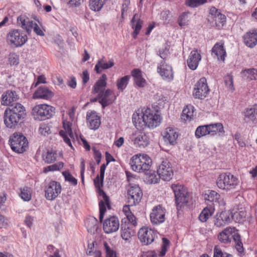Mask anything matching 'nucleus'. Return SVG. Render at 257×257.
Wrapping results in <instances>:
<instances>
[{
	"instance_id": "9b49d317",
	"label": "nucleus",
	"mask_w": 257,
	"mask_h": 257,
	"mask_svg": "<svg viewBox=\"0 0 257 257\" xmlns=\"http://www.w3.org/2000/svg\"><path fill=\"white\" fill-rule=\"evenodd\" d=\"M27 41V35L18 30L10 31L7 35L8 43L16 47L23 46Z\"/></svg>"
},
{
	"instance_id": "6e6552de",
	"label": "nucleus",
	"mask_w": 257,
	"mask_h": 257,
	"mask_svg": "<svg viewBox=\"0 0 257 257\" xmlns=\"http://www.w3.org/2000/svg\"><path fill=\"white\" fill-rule=\"evenodd\" d=\"M55 108L47 104H39L32 109V114L35 119L44 120L50 118L55 112Z\"/></svg>"
},
{
	"instance_id": "5fc2aeb1",
	"label": "nucleus",
	"mask_w": 257,
	"mask_h": 257,
	"mask_svg": "<svg viewBox=\"0 0 257 257\" xmlns=\"http://www.w3.org/2000/svg\"><path fill=\"white\" fill-rule=\"evenodd\" d=\"M143 21L140 19H139L136 24L134 25V31L133 33V37L134 39H136L139 34L140 31L142 27Z\"/></svg>"
},
{
	"instance_id": "4468645a",
	"label": "nucleus",
	"mask_w": 257,
	"mask_h": 257,
	"mask_svg": "<svg viewBox=\"0 0 257 257\" xmlns=\"http://www.w3.org/2000/svg\"><path fill=\"white\" fill-rule=\"evenodd\" d=\"M157 173L162 180L169 181L172 179L174 172L171 164L167 160H164L159 166Z\"/></svg>"
},
{
	"instance_id": "f257e3e1",
	"label": "nucleus",
	"mask_w": 257,
	"mask_h": 257,
	"mask_svg": "<svg viewBox=\"0 0 257 257\" xmlns=\"http://www.w3.org/2000/svg\"><path fill=\"white\" fill-rule=\"evenodd\" d=\"M161 117L158 111L147 108L141 113H134L133 115V121L135 126L139 129L147 126L154 128L159 125Z\"/></svg>"
},
{
	"instance_id": "1a4fd4ad",
	"label": "nucleus",
	"mask_w": 257,
	"mask_h": 257,
	"mask_svg": "<svg viewBox=\"0 0 257 257\" xmlns=\"http://www.w3.org/2000/svg\"><path fill=\"white\" fill-rule=\"evenodd\" d=\"M12 149L18 153H22L28 146L26 138L20 133H14L9 140Z\"/></svg>"
},
{
	"instance_id": "37998d69",
	"label": "nucleus",
	"mask_w": 257,
	"mask_h": 257,
	"mask_svg": "<svg viewBox=\"0 0 257 257\" xmlns=\"http://www.w3.org/2000/svg\"><path fill=\"white\" fill-rule=\"evenodd\" d=\"M193 115V110L192 106H187L182 111L181 118L185 121L190 120Z\"/></svg>"
},
{
	"instance_id": "864d4df0",
	"label": "nucleus",
	"mask_w": 257,
	"mask_h": 257,
	"mask_svg": "<svg viewBox=\"0 0 257 257\" xmlns=\"http://www.w3.org/2000/svg\"><path fill=\"white\" fill-rule=\"evenodd\" d=\"M162 249L159 254V256L161 257H163L165 255L170 244V241L167 238L164 237L162 238Z\"/></svg>"
},
{
	"instance_id": "680f3d73",
	"label": "nucleus",
	"mask_w": 257,
	"mask_h": 257,
	"mask_svg": "<svg viewBox=\"0 0 257 257\" xmlns=\"http://www.w3.org/2000/svg\"><path fill=\"white\" fill-rule=\"evenodd\" d=\"M35 24V23L33 21L28 20L27 24H26V25L25 26L26 28H23V29L26 30L28 34H29L31 32L32 29H33Z\"/></svg>"
},
{
	"instance_id": "bf43d9fd",
	"label": "nucleus",
	"mask_w": 257,
	"mask_h": 257,
	"mask_svg": "<svg viewBox=\"0 0 257 257\" xmlns=\"http://www.w3.org/2000/svg\"><path fill=\"white\" fill-rule=\"evenodd\" d=\"M224 82L226 86L230 89H233V78L231 76L227 75L224 78Z\"/></svg>"
},
{
	"instance_id": "6ab92c4d",
	"label": "nucleus",
	"mask_w": 257,
	"mask_h": 257,
	"mask_svg": "<svg viewBox=\"0 0 257 257\" xmlns=\"http://www.w3.org/2000/svg\"><path fill=\"white\" fill-rule=\"evenodd\" d=\"M120 226L117 217L113 216L106 219L103 224V229L105 233H111L116 232Z\"/></svg>"
},
{
	"instance_id": "774afa93",
	"label": "nucleus",
	"mask_w": 257,
	"mask_h": 257,
	"mask_svg": "<svg viewBox=\"0 0 257 257\" xmlns=\"http://www.w3.org/2000/svg\"><path fill=\"white\" fill-rule=\"evenodd\" d=\"M33 30H34V31L35 32V33L37 35H38L39 36H44V32L42 31V30L40 29V28L38 26V25L36 23L34 25Z\"/></svg>"
},
{
	"instance_id": "ea45409f",
	"label": "nucleus",
	"mask_w": 257,
	"mask_h": 257,
	"mask_svg": "<svg viewBox=\"0 0 257 257\" xmlns=\"http://www.w3.org/2000/svg\"><path fill=\"white\" fill-rule=\"evenodd\" d=\"M213 212L214 209L209 208L207 207H205L200 214L199 219L202 222H206L209 217L213 214Z\"/></svg>"
},
{
	"instance_id": "9d476101",
	"label": "nucleus",
	"mask_w": 257,
	"mask_h": 257,
	"mask_svg": "<svg viewBox=\"0 0 257 257\" xmlns=\"http://www.w3.org/2000/svg\"><path fill=\"white\" fill-rule=\"evenodd\" d=\"M208 20L212 26L220 29L226 22V17L221 13L220 10L212 7L209 11Z\"/></svg>"
},
{
	"instance_id": "4d7b16f0",
	"label": "nucleus",
	"mask_w": 257,
	"mask_h": 257,
	"mask_svg": "<svg viewBox=\"0 0 257 257\" xmlns=\"http://www.w3.org/2000/svg\"><path fill=\"white\" fill-rule=\"evenodd\" d=\"M64 131L69 135L71 138H73V134L71 129V123L67 121H64L63 123Z\"/></svg>"
},
{
	"instance_id": "a878e982",
	"label": "nucleus",
	"mask_w": 257,
	"mask_h": 257,
	"mask_svg": "<svg viewBox=\"0 0 257 257\" xmlns=\"http://www.w3.org/2000/svg\"><path fill=\"white\" fill-rule=\"evenodd\" d=\"M54 96L53 92L44 86H40L33 94L34 99H44L48 100Z\"/></svg>"
},
{
	"instance_id": "69168bd1",
	"label": "nucleus",
	"mask_w": 257,
	"mask_h": 257,
	"mask_svg": "<svg viewBox=\"0 0 257 257\" xmlns=\"http://www.w3.org/2000/svg\"><path fill=\"white\" fill-rule=\"evenodd\" d=\"M9 61L11 65H17L19 64L18 58L15 54H12L10 55Z\"/></svg>"
},
{
	"instance_id": "a18cd8bd",
	"label": "nucleus",
	"mask_w": 257,
	"mask_h": 257,
	"mask_svg": "<svg viewBox=\"0 0 257 257\" xmlns=\"http://www.w3.org/2000/svg\"><path fill=\"white\" fill-rule=\"evenodd\" d=\"M257 115V105H254L250 108H247L245 112V116L251 120L255 118Z\"/></svg>"
},
{
	"instance_id": "473e14b6",
	"label": "nucleus",
	"mask_w": 257,
	"mask_h": 257,
	"mask_svg": "<svg viewBox=\"0 0 257 257\" xmlns=\"http://www.w3.org/2000/svg\"><path fill=\"white\" fill-rule=\"evenodd\" d=\"M114 66V62L112 59L109 60L108 63L104 60V57L98 60L95 66L94 70L98 74L101 73L102 70L109 69Z\"/></svg>"
},
{
	"instance_id": "f03ea898",
	"label": "nucleus",
	"mask_w": 257,
	"mask_h": 257,
	"mask_svg": "<svg viewBox=\"0 0 257 257\" xmlns=\"http://www.w3.org/2000/svg\"><path fill=\"white\" fill-rule=\"evenodd\" d=\"M26 115L25 107L20 103L7 108L4 114V123L10 128H15L21 123Z\"/></svg>"
},
{
	"instance_id": "79ce46f5",
	"label": "nucleus",
	"mask_w": 257,
	"mask_h": 257,
	"mask_svg": "<svg viewBox=\"0 0 257 257\" xmlns=\"http://www.w3.org/2000/svg\"><path fill=\"white\" fill-rule=\"evenodd\" d=\"M130 76L126 75L118 79L116 82L117 89L120 91H123L128 84Z\"/></svg>"
},
{
	"instance_id": "0e129e2a",
	"label": "nucleus",
	"mask_w": 257,
	"mask_h": 257,
	"mask_svg": "<svg viewBox=\"0 0 257 257\" xmlns=\"http://www.w3.org/2000/svg\"><path fill=\"white\" fill-rule=\"evenodd\" d=\"M214 255L213 257H223V253L221 249L218 247V246H215L214 249Z\"/></svg>"
},
{
	"instance_id": "49530a36",
	"label": "nucleus",
	"mask_w": 257,
	"mask_h": 257,
	"mask_svg": "<svg viewBox=\"0 0 257 257\" xmlns=\"http://www.w3.org/2000/svg\"><path fill=\"white\" fill-rule=\"evenodd\" d=\"M64 164L62 162H59L52 165L48 166L44 168V172L47 173L50 171H59L63 168Z\"/></svg>"
},
{
	"instance_id": "052dcab7",
	"label": "nucleus",
	"mask_w": 257,
	"mask_h": 257,
	"mask_svg": "<svg viewBox=\"0 0 257 257\" xmlns=\"http://www.w3.org/2000/svg\"><path fill=\"white\" fill-rule=\"evenodd\" d=\"M92 151L93 152L94 159H95L97 164H99L102 157L101 153L95 147L92 148Z\"/></svg>"
},
{
	"instance_id": "dca6fc26",
	"label": "nucleus",
	"mask_w": 257,
	"mask_h": 257,
	"mask_svg": "<svg viewBox=\"0 0 257 257\" xmlns=\"http://www.w3.org/2000/svg\"><path fill=\"white\" fill-rule=\"evenodd\" d=\"M209 90L206 79L202 77L195 84L193 95L195 98L202 99L206 96Z\"/></svg>"
},
{
	"instance_id": "4c0bfd02",
	"label": "nucleus",
	"mask_w": 257,
	"mask_h": 257,
	"mask_svg": "<svg viewBox=\"0 0 257 257\" xmlns=\"http://www.w3.org/2000/svg\"><path fill=\"white\" fill-rule=\"evenodd\" d=\"M241 74L243 77L249 80L257 79V70L254 68L244 69Z\"/></svg>"
},
{
	"instance_id": "e433bc0d",
	"label": "nucleus",
	"mask_w": 257,
	"mask_h": 257,
	"mask_svg": "<svg viewBox=\"0 0 257 257\" xmlns=\"http://www.w3.org/2000/svg\"><path fill=\"white\" fill-rule=\"evenodd\" d=\"M107 0H89V7L91 10L94 12L100 11Z\"/></svg>"
},
{
	"instance_id": "603ef678",
	"label": "nucleus",
	"mask_w": 257,
	"mask_h": 257,
	"mask_svg": "<svg viewBox=\"0 0 257 257\" xmlns=\"http://www.w3.org/2000/svg\"><path fill=\"white\" fill-rule=\"evenodd\" d=\"M93 248H94L93 244H89L88 245V249L86 251L87 254L90 256H92V257H101V251L99 250H95L94 251H93L92 250Z\"/></svg>"
},
{
	"instance_id": "8fccbe9b",
	"label": "nucleus",
	"mask_w": 257,
	"mask_h": 257,
	"mask_svg": "<svg viewBox=\"0 0 257 257\" xmlns=\"http://www.w3.org/2000/svg\"><path fill=\"white\" fill-rule=\"evenodd\" d=\"M188 13H183L179 17L178 19V23L180 27H183L188 25Z\"/></svg>"
},
{
	"instance_id": "13d9d810",
	"label": "nucleus",
	"mask_w": 257,
	"mask_h": 257,
	"mask_svg": "<svg viewBox=\"0 0 257 257\" xmlns=\"http://www.w3.org/2000/svg\"><path fill=\"white\" fill-rule=\"evenodd\" d=\"M126 217L129 222L127 223L125 222L123 224H132V225H134L135 227H136V226L137 225V218L132 213V212H127V214Z\"/></svg>"
},
{
	"instance_id": "f3484780",
	"label": "nucleus",
	"mask_w": 257,
	"mask_h": 257,
	"mask_svg": "<svg viewBox=\"0 0 257 257\" xmlns=\"http://www.w3.org/2000/svg\"><path fill=\"white\" fill-rule=\"evenodd\" d=\"M61 186L56 181L50 182L45 189V196L49 200H54L61 192Z\"/></svg>"
},
{
	"instance_id": "0eeeda50",
	"label": "nucleus",
	"mask_w": 257,
	"mask_h": 257,
	"mask_svg": "<svg viewBox=\"0 0 257 257\" xmlns=\"http://www.w3.org/2000/svg\"><path fill=\"white\" fill-rule=\"evenodd\" d=\"M104 178H100L98 175L94 179V183L95 187L99 190V195L102 196L103 200H101L99 202V220L101 222L102 221L104 214L106 211V205L108 208H110V204L109 202V198L103 191L101 189V187L103 186Z\"/></svg>"
},
{
	"instance_id": "7ed1b4c3",
	"label": "nucleus",
	"mask_w": 257,
	"mask_h": 257,
	"mask_svg": "<svg viewBox=\"0 0 257 257\" xmlns=\"http://www.w3.org/2000/svg\"><path fill=\"white\" fill-rule=\"evenodd\" d=\"M218 239L223 243H230L233 239L236 250L239 253L243 252V244L240 239V236L235 228L228 227L224 229L218 235Z\"/></svg>"
},
{
	"instance_id": "de8ad7c7",
	"label": "nucleus",
	"mask_w": 257,
	"mask_h": 257,
	"mask_svg": "<svg viewBox=\"0 0 257 257\" xmlns=\"http://www.w3.org/2000/svg\"><path fill=\"white\" fill-rule=\"evenodd\" d=\"M20 197L25 201H29L31 198V189L28 187H25L21 189Z\"/></svg>"
},
{
	"instance_id": "a211bd4d",
	"label": "nucleus",
	"mask_w": 257,
	"mask_h": 257,
	"mask_svg": "<svg viewBox=\"0 0 257 257\" xmlns=\"http://www.w3.org/2000/svg\"><path fill=\"white\" fill-rule=\"evenodd\" d=\"M151 222L158 225L164 222L165 220V210L161 206L158 205L154 207L150 214Z\"/></svg>"
},
{
	"instance_id": "58836bf2",
	"label": "nucleus",
	"mask_w": 257,
	"mask_h": 257,
	"mask_svg": "<svg viewBox=\"0 0 257 257\" xmlns=\"http://www.w3.org/2000/svg\"><path fill=\"white\" fill-rule=\"evenodd\" d=\"M209 135L214 136L217 133H222L223 131V125L221 123L208 124Z\"/></svg>"
},
{
	"instance_id": "cd10ccee",
	"label": "nucleus",
	"mask_w": 257,
	"mask_h": 257,
	"mask_svg": "<svg viewBox=\"0 0 257 257\" xmlns=\"http://www.w3.org/2000/svg\"><path fill=\"white\" fill-rule=\"evenodd\" d=\"M226 51L222 43H217L212 47L211 55L214 57H216L218 60L224 61L226 56Z\"/></svg>"
},
{
	"instance_id": "412c9836",
	"label": "nucleus",
	"mask_w": 257,
	"mask_h": 257,
	"mask_svg": "<svg viewBox=\"0 0 257 257\" xmlns=\"http://www.w3.org/2000/svg\"><path fill=\"white\" fill-rule=\"evenodd\" d=\"M157 70L163 79L168 81L173 80L174 76L172 68L171 66L166 64L164 61H162L158 66Z\"/></svg>"
},
{
	"instance_id": "20e7f679",
	"label": "nucleus",
	"mask_w": 257,
	"mask_h": 257,
	"mask_svg": "<svg viewBox=\"0 0 257 257\" xmlns=\"http://www.w3.org/2000/svg\"><path fill=\"white\" fill-rule=\"evenodd\" d=\"M130 165L134 171L144 173L151 168L152 160L147 155L137 154L132 157Z\"/></svg>"
},
{
	"instance_id": "2eb2a0df",
	"label": "nucleus",
	"mask_w": 257,
	"mask_h": 257,
	"mask_svg": "<svg viewBox=\"0 0 257 257\" xmlns=\"http://www.w3.org/2000/svg\"><path fill=\"white\" fill-rule=\"evenodd\" d=\"M132 141L136 147L140 149L145 148L150 143V140L145 133L141 130H137L133 134Z\"/></svg>"
},
{
	"instance_id": "3c124183",
	"label": "nucleus",
	"mask_w": 257,
	"mask_h": 257,
	"mask_svg": "<svg viewBox=\"0 0 257 257\" xmlns=\"http://www.w3.org/2000/svg\"><path fill=\"white\" fill-rule=\"evenodd\" d=\"M64 176L65 181H68L71 184L74 186H76L77 184V180L68 171H64L62 173Z\"/></svg>"
},
{
	"instance_id": "aec40b11",
	"label": "nucleus",
	"mask_w": 257,
	"mask_h": 257,
	"mask_svg": "<svg viewBox=\"0 0 257 257\" xmlns=\"http://www.w3.org/2000/svg\"><path fill=\"white\" fill-rule=\"evenodd\" d=\"M232 220V216L231 212L228 210H224L215 215L214 222L215 225L220 227L228 224Z\"/></svg>"
},
{
	"instance_id": "c9c22d12",
	"label": "nucleus",
	"mask_w": 257,
	"mask_h": 257,
	"mask_svg": "<svg viewBox=\"0 0 257 257\" xmlns=\"http://www.w3.org/2000/svg\"><path fill=\"white\" fill-rule=\"evenodd\" d=\"M144 173L146 176V179L147 182L150 184L157 183L160 179H161L159 176L158 177V174H156L155 172L151 170L150 168L149 169L148 171H145Z\"/></svg>"
},
{
	"instance_id": "6e6d98bb",
	"label": "nucleus",
	"mask_w": 257,
	"mask_h": 257,
	"mask_svg": "<svg viewBox=\"0 0 257 257\" xmlns=\"http://www.w3.org/2000/svg\"><path fill=\"white\" fill-rule=\"evenodd\" d=\"M103 245L106 253V257H116L115 252L110 248L106 242H104Z\"/></svg>"
},
{
	"instance_id": "09e8293b",
	"label": "nucleus",
	"mask_w": 257,
	"mask_h": 257,
	"mask_svg": "<svg viewBox=\"0 0 257 257\" xmlns=\"http://www.w3.org/2000/svg\"><path fill=\"white\" fill-rule=\"evenodd\" d=\"M206 2V0H186L185 4L187 7L194 8L203 5Z\"/></svg>"
},
{
	"instance_id": "bb28decb",
	"label": "nucleus",
	"mask_w": 257,
	"mask_h": 257,
	"mask_svg": "<svg viewBox=\"0 0 257 257\" xmlns=\"http://www.w3.org/2000/svg\"><path fill=\"white\" fill-rule=\"evenodd\" d=\"M204 199L215 203L219 206H224L225 203L219 194L214 190H208L204 194Z\"/></svg>"
},
{
	"instance_id": "39448f33",
	"label": "nucleus",
	"mask_w": 257,
	"mask_h": 257,
	"mask_svg": "<svg viewBox=\"0 0 257 257\" xmlns=\"http://www.w3.org/2000/svg\"><path fill=\"white\" fill-rule=\"evenodd\" d=\"M238 179L230 173H224L219 175L216 180L217 187L222 190H231L239 185Z\"/></svg>"
},
{
	"instance_id": "393cba45",
	"label": "nucleus",
	"mask_w": 257,
	"mask_h": 257,
	"mask_svg": "<svg viewBox=\"0 0 257 257\" xmlns=\"http://www.w3.org/2000/svg\"><path fill=\"white\" fill-rule=\"evenodd\" d=\"M201 59V55L198 53L197 50L194 49L192 50L190 52L187 61L188 67L192 70L196 69Z\"/></svg>"
},
{
	"instance_id": "5701e85b",
	"label": "nucleus",
	"mask_w": 257,
	"mask_h": 257,
	"mask_svg": "<svg viewBox=\"0 0 257 257\" xmlns=\"http://www.w3.org/2000/svg\"><path fill=\"white\" fill-rule=\"evenodd\" d=\"M99 97H100L99 102L103 108L111 104L116 99L112 90L110 89H107L103 92H100Z\"/></svg>"
},
{
	"instance_id": "c03bdc74",
	"label": "nucleus",
	"mask_w": 257,
	"mask_h": 257,
	"mask_svg": "<svg viewBox=\"0 0 257 257\" xmlns=\"http://www.w3.org/2000/svg\"><path fill=\"white\" fill-rule=\"evenodd\" d=\"M207 135H209L208 124L197 127L195 131V136L197 138H200Z\"/></svg>"
},
{
	"instance_id": "2f4dec72",
	"label": "nucleus",
	"mask_w": 257,
	"mask_h": 257,
	"mask_svg": "<svg viewBox=\"0 0 257 257\" xmlns=\"http://www.w3.org/2000/svg\"><path fill=\"white\" fill-rule=\"evenodd\" d=\"M106 80L107 76L106 74H102L93 85L92 90V93L96 94L100 93V92L104 91L105 88L106 86Z\"/></svg>"
},
{
	"instance_id": "c756f323",
	"label": "nucleus",
	"mask_w": 257,
	"mask_h": 257,
	"mask_svg": "<svg viewBox=\"0 0 257 257\" xmlns=\"http://www.w3.org/2000/svg\"><path fill=\"white\" fill-rule=\"evenodd\" d=\"M87 120L89 122V127L91 130H97L101 123L100 117L94 111L88 112L86 116Z\"/></svg>"
},
{
	"instance_id": "b1692460",
	"label": "nucleus",
	"mask_w": 257,
	"mask_h": 257,
	"mask_svg": "<svg viewBox=\"0 0 257 257\" xmlns=\"http://www.w3.org/2000/svg\"><path fill=\"white\" fill-rule=\"evenodd\" d=\"M19 99V96L15 91L8 90L3 95L2 98V104L11 106L15 105L17 102H15L18 100Z\"/></svg>"
},
{
	"instance_id": "72a5a7b5",
	"label": "nucleus",
	"mask_w": 257,
	"mask_h": 257,
	"mask_svg": "<svg viewBox=\"0 0 257 257\" xmlns=\"http://www.w3.org/2000/svg\"><path fill=\"white\" fill-rule=\"evenodd\" d=\"M132 75L134 77L135 83L138 87H145L147 82L143 77L142 71L139 69H133L132 71Z\"/></svg>"
},
{
	"instance_id": "f8f14e48",
	"label": "nucleus",
	"mask_w": 257,
	"mask_h": 257,
	"mask_svg": "<svg viewBox=\"0 0 257 257\" xmlns=\"http://www.w3.org/2000/svg\"><path fill=\"white\" fill-rule=\"evenodd\" d=\"M143 197V192L138 185L130 184L127 190L128 203L131 206L139 204Z\"/></svg>"
},
{
	"instance_id": "423d86ee",
	"label": "nucleus",
	"mask_w": 257,
	"mask_h": 257,
	"mask_svg": "<svg viewBox=\"0 0 257 257\" xmlns=\"http://www.w3.org/2000/svg\"><path fill=\"white\" fill-rule=\"evenodd\" d=\"M171 188L174 193L177 208L179 210L188 203L189 193L186 188L179 184H172Z\"/></svg>"
},
{
	"instance_id": "4be33fe9",
	"label": "nucleus",
	"mask_w": 257,
	"mask_h": 257,
	"mask_svg": "<svg viewBox=\"0 0 257 257\" xmlns=\"http://www.w3.org/2000/svg\"><path fill=\"white\" fill-rule=\"evenodd\" d=\"M136 234V227L132 224L122 223L120 225V236L125 242H130Z\"/></svg>"
},
{
	"instance_id": "338daca9",
	"label": "nucleus",
	"mask_w": 257,
	"mask_h": 257,
	"mask_svg": "<svg viewBox=\"0 0 257 257\" xmlns=\"http://www.w3.org/2000/svg\"><path fill=\"white\" fill-rule=\"evenodd\" d=\"M82 79V82L84 84H85L89 80V74L87 70H85L83 71L81 75Z\"/></svg>"
},
{
	"instance_id": "e2e57ef3",
	"label": "nucleus",
	"mask_w": 257,
	"mask_h": 257,
	"mask_svg": "<svg viewBox=\"0 0 257 257\" xmlns=\"http://www.w3.org/2000/svg\"><path fill=\"white\" fill-rule=\"evenodd\" d=\"M39 131L42 135L46 136L50 133V128L48 125L44 124L40 126Z\"/></svg>"
},
{
	"instance_id": "ddd939ff",
	"label": "nucleus",
	"mask_w": 257,
	"mask_h": 257,
	"mask_svg": "<svg viewBox=\"0 0 257 257\" xmlns=\"http://www.w3.org/2000/svg\"><path fill=\"white\" fill-rule=\"evenodd\" d=\"M138 238L144 245H147L152 243L157 237V231L143 227L138 231Z\"/></svg>"
},
{
	"instance_id": "a19ab883",
	"label": "nucleus",
	"mask_w": 257,
	"mask_h": 257,
	"mask_svg": "<svg viewBox=\"0 0 257 257\" xmlns=\"http://www.w3.org/2000/svg\"><path fill=\"white\" fill-rule=\"evenodd\" d=\"M57 154L52 150L47 151L45 156H43V160L47 164H51L54 162L57 159Z\"/></svg>"
},
{
	"instance_id": "f704fd0d",
	"label": "nucleus",
	"mask_w": 257,
	"mask_h": 257,
	"mask_svg": "<svg viewBox=\"0 0 257 257\" xmlns=\"http://www.w3.org/2000/svg\"><path fill=\"white\" fill-rule=\"evenodd\" d=\"M85 224L88 232H94L97 228V220L93 216H90L85 220Z\"/></svg>"
},
{
	"instance_id": "7c9ffc66",
	"label": "nucleus",
	"mask_w": 257,
	"mask_h": 257,
	"mask_svg": "<svg viewBox=\"0 0 257 257\" xmlns=\"http://www.w3.org/2000/svg\"><path fill=\"white\" fill-rule=\"evenodd\" d=\"M244 44L250 48H252L257 44V29L247 33L243 37Z\"/></svg>"
},
{
	"instance_id": "c85d7f7f",
	"label": "nucleus",
	"mask_w": 257,
	"mask_h": 257,
	"mask_svg": "<svg viewBox=\"0 0 257 257\" xmlns=\"http://www.w3.org/2000/svg\"><path fill=\"white\" fill-rule=\"evenodd\" d=\"M163 137L165 142L173 145L176 143L178 134L173 128L168 127L163 133Z\"/></svg>"
}]
</instances>
